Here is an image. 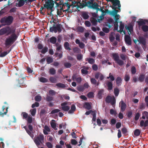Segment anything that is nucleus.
Returning <instances> with one entry per match:
<instances>
[{"mask_svg":"<svg viewBox=\"0 0 148 148\" xmlns=\"http://www.w3.org/2000/svg\"><path fill=\"white\" fill-rule=\"evenodd\" d=\"M50 124L51 127L55 130H56L57 129L56 128L57 124L56 123L53 122H51Z\"/></svg>","mask_w":148,"mask_h":148,"instance_id":"nucleus-36","label":"nucleus"},{"mask_svg":"<svg viewBox=\"0 0 148 148\" xmlns=\"http://www.w3.org/2000/svg\"><path fill=\"white\" fill-rule=\"evenodd\" d=\"M139 125L143 130L148 129V121H140Z\"/></svg>","mask_w":148,"mask_h":148,"instance_id":"nucleus-8","label":"nucleus"},{"mask_svg":"<svg viewBox=\"0 0 148 148\" xmlns=\"http://www.w3.org/2000/svg\"><path fill=\"white\" fill-rule=\"evenodd\" d=\"M50 42L53 44H55L57 41L56 38L54 36H52L50 38Z\"/></svg>","mask_w":148,"mask_h":148,"instance_id":"nucleus-27","label":"nucleus"},{"mask_svg":"<svg viewBox=\"0 0 148 148\" xmlns=\"http://www.w3.org/2000/svg\"><path fill=\"white\" fill-rule=\"evenodd\" d=\"M90 82L92 84L95 85L97 86H98L99 85V83L94 78H91L90 79Z\"/></svg>","mask_w":148,"mask_h":148,"instance_id":"nucleus-25","label":"nucleus"},{"mask_svg":"<svg viewBox=\"0 0 148 148\" xmlns=\"http://www.w3.org/2000/svg\"><path fill=\"white\" fill-rule=\"evenodd\" d=\"M92 123L93 124L94 126V127L96 125V123L99 126H100L101 124V121H92Z\"/></svg>","mask_w":148,"mask_h":148,"instance_id":"nucleus-40","label":"nucleus"},{"mask_svg":"<svg viewBox=\"0 0 148 148\" xmlns=\"http://www.w3.org/2000/svg\"><path fill=\"white\" fill-rule=\"evenodd\" d=\"M85 108L88 110H90L91 108V106L90 104L86 102L84 105Z\"/></svg>","mask_w":148,"mask_h":148,"instance_id":"nucleus-30","label":"nucleus"},{"mask_svg":"<svg viewBox=\"0 0 148 148\" xmlns=\"http://www.w3.org/2000/svg\"><path fill=\"white\" fill-rule=\"evenodd\" d=\"M76 57H77V59L78 60L80 61L82 59L83 56L81 53H80V54H77V55Z\"/></svg>","mask_w":148,"mask_h":148,"instance_id":"nucleus-54","label":"nucleus"},{"mask_svg":"<svg viewBox=\"0 0 148 148\" xmlns=\"http://www.w3.org/2000/svg\"><path fill=\"white\" fill-rule=\"evenodd\" d=\"M27 124L28 126V128L30 131H32L33 130L32 125L34 124V121H27Z\"/></svg>","mask_w":148,"mask_h":148,"instance_id":"nucleus-16","label":"nucleus"},{"mask_svg":"<svg viewBox=\"0 0 148 148\" xmlns=\"http://www.w3.org/2000/svg\"><path fill=\"white\" fill-rule=\"evenodd\" d=\"M90 21L93 25L95 26L97 24V21L96 18H91L90 19Z\"/></svg>","mask_w":148,"mask_h":148,"instance_id":"nucleus-22","label":"nucleus"},{"mask_svg":"<svg viewBox=\"0 0 148 148\" xmlns=\"http://www.w3.org/2000/svg\"><path fill=\"white\" fill-rule=\"evenodd\" d=\"M60 111V110L58 109H56L53 110H52L51 112V114H53L56 113H58Z\"/></svg>","mask_w":148,"mask_h":148,"instance_id":"nucleus-60","label":"nucleus"},{"mask_svg":"<svg viewBox=\"0 0 148 148\" xmlns=\"http://www.w3.org/2000/svg\"><path fill=\"white\" fill-rule=\"evenodd\" d=\"M86 61H88V62L91 64H93L95 62L93 58H86Z\"/></svg>","mask_w":148,"mask_h":148,"instance_id":"nucleus-37","label":"nucleus"},{"mask_svg":"<svg viewBox=\"0 0 148 148\" xmlns=\"http://www.w3.org/2000/svg\"><path fill=\"white\" fill-rule=\"evenodd\" d=\"M83 67L84 69L81 70V73L83 74L87 75L88 72V67L84 66Z\"/></svg>","mask_w":148,"mask_h":148,"instance_id":"nucleus-21","label":"nucleus"},{"mask_svg":"<svg viewBox=\"0 0 148 148\" xmlns=\"http://www.w3.org/2000/svg\"><path fill=\"white\" fill-rule=\"evenodd\" d=\"M107 1L111 2L112 3V6H110V7L112 8H116V6L117 5L118 7L117 9L119 10H120V7L121 5L120 3V1L119 0H106Z\"/></svg>","mask_w":148,"mask_h":148,"instance_id":"nucleus-7","label":"nucleus"},{"mask_svg":"<svg viewBox=\"0 0 148 148\" xmlns=\"http://www.w3.org/2000/svg\"><path fill=\"white\" fill-rule=\"evenodd\" d=\"M122 79L119 77H117L116 80V83L118 86H119L121 85L122 83Z\"/></svg>","mask_w":148,"mask_h":148,"instance_id":"nucleus-19","label":"nucleus"},{"mask_svg":"<svg viewBox=\"0 0 148 148\" xmlns=\"http://www.w3.org/2000/svg\"><path fill=\"white\" fill-rule=\"evenodd\" d=\"M18 1V7H21L24 5L25 4V0H17Z\"/></svg>","mask_w":148,"mask_h":148,"instance_id":"nucleus-35","label":"nucleus"},{"mask_svg":"<svg viewBox=\"0 0 148 148\" xmlns=\"http://www.w3.org/2000/svg\"><path fill=\"white\" fill-rule=\"evenodd\" d=\"M145 78V75L144 74H141L138 77V80L139 81L142 82H143Z\"/></svg>","mask_w":148,"mask_h":148,"instance_id":"nucleus-29","label":"nucleus"},{"mask_svg":"<svg viewBox=\"0 0 148 148\" xmlns=\"http://www.w3.org/2000/svg\"><path fill=\"white\" fill-rule=\"evenodd\" d=\"M35 100L36 101H39L41 100V97L40 96H36L35 97Z\"/></svg>","mask_w":148,"mask_h":148,"instance_id":"nucleus-58","label":"nucleus"},{"mask_svg":"<svg viewBox=\"0 0 148 148\" xmlns=\"http://www.w3.org/2000/svg\"><path fill=\"white\" fill-rule=\"evenodd\" d=\"M76 108L75 105L73 104L71 107V110L69 111V113H72L75 110Z\"/></svg>","mask_w":148,"mask_h":148,"instance_id":"nucleus-26","label":"nucleus"},{"mask_svg":"<svg viewBox=\"0 0 148 148\" xmlns=\"http://www.w3.org/2000/svg\"><path fill=\"white\" fill-rule=\"evenodd\" d=\"M138 25L140 26H141L145 24V22L143 21V19H141L140 21H137Z\"/></svg>","mask_w":148,"mask_h":148,"instance_id":"nucleus-56","label":"nucleus"},{"mask_svg":"<svg viewBox=\"0 0 148 148\" xmlns=\"http://www.w3.org/2000/svg\"><path fill=\"white\" fill-rule=\"evenodd\" d=\"M64 46L65 49L69 51L71 50V49L70 47V45L68 42H65L64 43Z\"/></svg>","mask_w":148,"mask_h":148,"instance_id":"nucleus-20","label":"nucleus"},{"mask_svg":"<svg viewBox=\"0 0 148 148\" xmlns=\"http://www.w3.org/2000/svg\"><path fill=\"white\" fill-rule=\"evenodd\" d=\"M13 20V17L11 16H9L8 17L5 16L1 18L0 22L2 23H5L4 24L5 25H9L12 23Z\"/></svg>","mask_w":148,"mask_h":148,"instance_id":"nucleus-2","label":"nucleus"},{"mask_svg":"<svg viewBox=\"0 0 148 148\" xmlns=\"http://www.w3.org/2000/svg\"><path fill=\"white\" fill-rule=\"evenodd\" d=\"M110 103L113 106L116 103V99L114 96L112 97V99Z\"/></svg>","mask_w":148,"mask_h":148,"instance_id":"nucleus-57","label":"nucleus"},{"mask_svg":"<svg viewBox=\"0 0 148 148\" xmlns=\"http://www.w3.org/2000/svg\"><path fill=\"white\" fill-rule=\"evenodd\" d=\"M81 16L84 20L88 19L89 17L88 13L86 12H82Z\"/></svg>","mask_w":148,"mask_h":148,"instance_id":"nucleus-17","label":"nucleus"},{"mask_svg":"<svg viewBox=\"0 0 148 148\" xmlns=\"http://www.w3.org/2000/svg\"><path fill=\"white\" fill-rule=\"evenodd\" d=\"M16 29L14 28H11L7 26L0 29V35L6 34L9 35L12 34L8 38L6 39L5 45L6 46H9L14 43L18 37L15 34Z\"/></svg>","mask_w":148,"mask_h":148,"instance_id":"nucleus-1","label":"nucleus"},{"mask_svg":"<svg viewBox=\"0 0 148 148\" xmlns=\"http://www.w3.org/2000/svg\"><path fill=\"white\" fill-rule=\"evenodd\" d=\"M36 111V108H33L32 109L30 110V112L31 113V115L32 116H34L35 115Z\"/></svg>","mask_w":148,"mask_h":148,"instance_id":"nucleus-46","label":"nucleus"},{"mask_svg":"<svg viewBox=\"0 0 148 148\" xmlns=\"http://www.w3.org/2000/svg\"><path fill=\"white\" fill-rule=\"evenodd\" d=\"M77 29L79 32L82 33L84 32V28L82 26H78L77 28Z\"/></svg>","mask_w":148,"mask_h":148,"instance_id":"nucleus-43","label":"nucleus"},{"mask_svg":"<svg viewBox=\"0 0 148 148\" xmlns=\"http://www.w3.org/2000/svg\"><path fill=\"white\" fill-rule=\"evenodd\" d=\"M80 51V49L78 47H75L73 49V51L74 53H78Z\"/></svg>","mask_w":148,"mask_h":148,"instance_id":"nucleus-59","label":"nucleus"},{"mask_svg":"<svg viewBox=\"0 0 148 148\" xmlns=\"http://www.w3.org/2000/svg\"><path fill=\"white\" fill-rule=\"evenodd\" d=\"M102 30L104 32L106 33H108L110 31L109 29L106 27H103Z\"/></svg>","mask_w":148,"mask_h":148,"instance_id":"nucleus-55","label":"nucleus"},{"mask_svg":"<svg viewBox=\"0 0 148 148\" xmlns=\"http://www.w3.org/2000/svg\"><path fill=\"white\" fill-rule=\"evenodd\" d=\"M112 99V97L110 96H107L106 99V101L107 103H110L111 102Z\"/></svg>","mask_w":148,"mask_h":148,"instance_id":"nucleus-44","label":"nucleus"},{"mask_svg":"<svg viewBox=\"0 0 148 148\" xmlns=\"http://www.w3.org/2000/svg\"><path fill=\"white\" fill-rule=\"evenodd\" d=\"M112 81H107L105 83L106 85L108 87V90H112L113 88Z\"/></svg>","mask_w":148,"mask_h":148,"instance_id":"nucleus-12","label":"nucleus"},{"mask_svg":"<svg viewBox=\"0 0 148 148\" xmlns=\"http://www.w3.org/2000/svg\"><path fill=\"white\" fill-rule=\"evenodd\" d=\"M87 96L90 98H92L93 97V93L92 92H89L87 94Z\"/></svg>","mask_w":148,"mask_h":148,"instance_id":"nucleus-63","label":"nucleus"},{"mask_svg":"<svg viewBox=\"0 0 148 148\" xmlns=\"http://www.w3.org/2000/svg\"><path fill=\"white\" fill-rule=\"evenodd\" d=\"M112 56L113 59L119 66H121L124 64V62L120 59L119 56L117 53H112Z\"/></svg>","mask_w":148,"mask_h":148,"instance_id":"nucleus-3","label":"nucleus"},{"mask_svg":"<svg viewBox=\"0 0 148 148\" xmlns=\"http://www.w3.org/2000/svg\"><path fill=\"white\" fill-rule=\"evenodd\" d=\"M119 93V90L117 88H116L114 89V93L116 96H117Z\"/></svg>","mask_w":148,"mask_h":148,"instance_id":"nucleus-41","label":"nucleus"},{"mask_svg":"<svg viewBox=\"0 0 148 148\" xmlns=\"http://www.w3.org/2000/svg\"><path fill=\"white\" fill-rule=\"evenodd\" d=\"M99 7H100L99 5L96 2H95L93 3L90 5H89L88 6L89 8L94 10H96L97 13H98Z\"/></svg>","mask_w":148,"mask_h":148,"instance_id":"nucleus-10","label":"nucleus"},{"mask_svg":"<svg viewBox=\"0 0 148 148\" xmlns=\"http://www.w3.org/2000/svg\"><path fill=\"white\" fill-rule=\"evenodd\" d=\"M103 92V89L100 90L98 92L97 96L99 99H101L102 97V95Z\"/></svg>","mask_w":148,"mask_h":148,"instance_id":"nucleus-31","label":"nucleus"},{"mask_svg":"<svg viewBox=\"0 0 148 148\" xmlns=\"http://www.w3.org/2000/svg\"><path fill=\"white\" fill-rule=\"evenodd\" d=\"M125 41L126 43L128 45H131L132 44L131 38L128 35H125Z\"/></svg>","mask_w":148,"mask_h":148,"instance_id":"nucleus-11","label":"nucleus"},{"mask_svg":"<svg viewBox=\"0 0 148 148\" xmlns=\"http://www.w3.org/2000/svg\"><path fill=\"white\" fill-rule=\"evenodd\" d=\"M99 77L100 81L102 80L104 78V76L103 75L99 72L96 73L95 75V78L96 79H98Z\"/></svg>","mask_w":148,"mask_h":148,"instance_id":"nucleus-13","label":"nucleus"},{"mask_svg":"<svg viewBox=\"0 0 148 148\" xmlns=\"http://www.w3.org/2000/svg\"><path fill=\"white\" fill-rule=\"evenodd\" d=\"M138 41L140 44L143 45H145L146 44V41L145 39L143 37H139Z\"/></svg>","mask_w":148,"mask_h":148,"instance_id":"nucleus-18","label":"nucleus"},{"mask_svg":"<svg viewBox=\"0 0 148 148\" xmlns=\"http://www.w3.org/2000/svg\"><path fill=\"white\" fill-rule=\"evenodd\" d=\"M7 12L5 8H4L2 9L1 10H0V16L3 15Z\"/></svg>","mask_w":148,"mask_h":148,"instance_id":"nucleus-53","label":"nucleus"},{"mask_svg":"<svg viewBox=\"0 0 148 148\" xmlns=\"http://www.w3.org/2000/svg\"><path fill=\"white\" fill-rule=\"evenodd\" d=\"M112 8L113 9V10L111 11L112 16H115V15H118L117 13L119 12V11L118 10H116V9L117 8Z\"/></svg>","mask_w":148,"mask_h":148,"instance_id":"nucleus-24","label":"nucleus"},{"mask_svg":"<svg viewBox=\"0 0 148 148\" xmlns=\"http://www.w3.org/2000/svg\"><path fill=\"white\" fill-rule=\"evenodd\" d=\"M48 50V48L47 47H45L41 51V52L42 54H45L47 52Z\"/></svg>","mask_w":148,"mask_h":148,"instance_id":"nucleus-51","label":"nucleus"},{"mask_svg":"<svg viewBox=\"0 0 148 148\" xmlns=\"http://www.w3.org/2000/svg\"><path fill=\"white\" fill-rule=\"evenodd\" d=\"M84 24L86 26L88 27H90L91 25L90 23L88 21H85Z\"/></svg>","mask_w":148,"mask_h":148,"instance_id":"nucleus-62","label":"nucleus"},{"mask_svg":"<svg viewBox=\"0 0 148 148\" xmlns=\"http://www.w3.org/2000/svg\"><path fill=\"white\" fill-rule=\"evenodd\" d=\"M62 27V25L59 23L57 24L56 26L55 24H54L53 26L50 28V32H54L55 33L57 32L58 31L60 32L62 31L61 29Z\"/></svg>","mask_w":148,"mask_h":148,"instance_id":"nucleus-4","label":"nucleus"},{"mask_svg":"<svg viewBox=\"0 0 148 148\" xmlns=\"http://www.w3.org/2000/svg\"><path fill=\"white\" fill-rule=\"evenodd\" d=\"M141 131L138 129H136L134 131V134L136 136H139L141 133Z\"/></svg>","mask_w":148,"mask_h":148,"instance_id":"nucleus-28","label":"nucleus"},{"mask_svg":"<svg viewBox=\"0 0 148 148\" xmlns=\"http://www.w3.org/2000/svg\"><path fill=\"white\" fill-rule=\"evenodd\" d=\"M77 90L79 91H83L84 90V88L82 86H80L77 87Z\"/></svg>","mask_w":148,"mask_h":148,"instance_id":"nucleus-61","label":"nucleus"},{"mask_svg":"<svg viewBox=\"0 0 148 148\" xmlns=\"http://www.w3.org/2000/svg\"><path fill=\"white\" fill-rule=\"evenodd\" d=\"M131 73L132 74H135L136 72V69L135 66H132L131 68Z\"/></svg>","mask_w":148,"mask_h":148,"instance_id":"nucleus-52","label":"nucleus"},{"mask_svg":"<svg viewBox=\"0 0 148 148\" xmlns=\"http://www.w3.org/2000/svg\"><path fill=\"white\" fill-rule=\"evenodd\" d=\"M39 80L40 82L43 83H45L48 82V79L47 78L43 77H41L40 78Z\"/></svg>","mask_w":148,"mask_h":148,"instance_id":"nucleus-47","label":"nucleus"},{"mask_svg":"<svg viewBox=\"0 0 148 148\" xmlns=\"http://www.w3.org/2000/svg\"><path fill=\"white\" fill-rule=\"evenodd\" d=\"M120 104V106L121 111L122 112L124 111L126 108V104L124 103L123 101L122 100L121 101Z\"/></svg>","mask_w":148,"mask_h":148,"instance_id":"nucleus-14","label":"nucleus"},{"mask_svg":"<svg viewBox=\"0 0 148 148\" xmlns=\"http://www.w3.org/2000/svg\"><path fill=\"white\" fill-rule=\"evenodd\" d=\"M64 66L66 68H70L71 66V64L69 62H66L64 63Z\"/></svg>","mask_w":148,"mask_h":148,"instance_id":"nucleus-49","label":"nucleus"},{"mask_svg":"<svg viewBox=\"0 0 148 148\" xmlns=\"http://www.w3.org/2000/svg\"><path fill=\"white\" fill-rule=\"evenodd\" d=\"M21 115L23 119H27V120H32V116L30 114L28 115L26 112H22Z\"/></svg>","mask_w":148,"mask_h":148,"instance_id":"nucleus-9","label":"nucleus"},{"mask_svg":"<svg viewBox=\"0 0 148 148\" xmlns=\"http://www.w3.org/2000/svg\"><path fill=\"white\" fill-rule=\"evenodd\" d=\"M120 25L119 27L120 30L119 31H117L120 32H121L123 31L124 26V24L122 23L121 21H120Z\"/></svg>","mask_w":148,"mask_h":148,"instance_id":"nucleus-33","label":"nucleus"},{"mask_svg":"<svg viewBox=\"0 0 148 148\" xmlns=\"http://www.w3.org/2000/svg\"><path fill=\"white\" fill-rule=\"evenodd\" d=\"M56 85L59 88H64L66 87V86L64 84L60 83H57Z\"/></svg>","mask_w":148,"mask_h":148,"instance_id":"nucleus-42","label":"nucleus"},{"mask_svg":"<svg viewBox=\"0 0 148 148\" xmlns=\"http://www.w3.org/2000/svg\"><path fill=\"white\" fill-rule=\"evenodd\" d=\"M11 49H10V50L8 51H4L3 53H1L0 54V57H3L6 56L11 51Z\"/></svg>","mask_w":148,"mask_h":148,"instance_id":"nucleus-32","label":"nucleus"},{"mask_svg":"<svg viewBox=\"0 0 148 148\" xmlns=\"http://www.w3.org/2000/svg\"><path fill=\"white\" fill-rule=\"evenodd\" d=\"M54 3L58 4L56 1H54L53 0H49L45 3V4L44 5V7L47 8V9H50L52 10L53 7Z\"/></svg>","mask_w":148,"mask_h":148,"instance_id":"nucleus-6","label":"nucleus"},{"mask_svg":"<svg viewBox=\"0 0 148 148\" xmlns=\"http://www.w3.org/2000/svg\"><path fill=\"white\" fill-rule=\"evenodd\" d=\"M47 146L49 148H52L53 146L51 143L49 142H47L46 143Z\"/></svg>","mask_w":148,"mask_h":148,"instance_id":"nucleus-64","label":"nucleus"},{"mask_svg":"<svg viewBox=\"0 0 148 148\" xmlns=\"http://www.w3.org/2000/svg\"><path fill=\"white\" fill-rule=\"evenodd\" d=\"M46 61L47 63L49 64L53 62V59L50 57H48L46 58Z\"/></svg>","mask_w":148,"mask_h":148,"instance_id":"nucleus-45","label":"nucleus"},{"mask_svg":"<svg viewBox=\"0 0 148 148\" xmlns=\"http://www.w3.org/2000/svg\"><path fill=\"white\" fill-rule=\"evenodd\" d=\"M146 117L147 119H148V112H147L145 111L143 113L142 118L143 119H145Z\"/></svg>","mask_w":148,"mask_h":148,"instance_id":"nucleus-38","label":"nucleus"},{"mask_svg":"<svg viewBox=\"0 0 148 148\" xmlns=\"http://www.w3.org/2000/svg\"><path fill=\"white\" fill-rule=\"evenodd\" d=\"M44 140V136L42 134L39 135L37 137H35L34 138V141L36 145L38 146L41 143H42V141Z\"/></svg>","mask_w":148,"mask_h":148,"instance_id":"nucleus-5","label":"nucleus"},{"mask_svg":"<svg viewBox=\"0 0 148 148\" xmlns=\"http://www.w3.org/2000/svg\"><path fill=\"white\" fill-rule=\"evenodd\" d=\"M130 78V77L129 75L126 74L124 77V80L126 82H127L129 80Z\"/></svg>","mask_w":148,"mask_h":148,"instance_id":"nucleus-48","label":"nucleus"},{"mask_svg":"<svg viewBox=\"0 0 148 148\" xmlns=\"http://www.w3.org/2000/svg\"><path fill=\"white\" fill-rule=\"evenodd\" d=\"M142 29L144 32H146L148 31V26L146 25H143L142 27Z\"/></svg>","mask_w":148,"mask_h":148,"instance_id":"nucleus-50","label":"nucleus"},{"mask_svg":"<svg viewBox=\"0 0 148 148\" xmlns=\"http://www.w3.org/2000/svg\"><path fill=\"white\" fill-rule=\"evenodd\" d=\"M49 72L50 74L54 75L56 73V70L54 68H52L50 69Z\"/></svg>","mask_w":148,"mask_h":148,"instance_id":"nucleus-39","label":"nucleus"},{"mask_svg":"<svg viewBox=\"0 0 148 148\" xmlns=\"http://www.w3.org/2000/svg\"><path fill=\"white\" fill-rule=\"evenodd\" d=\"M88 6L89 5L87 4V2H86V1H83L82 3H80V6H77V9H78V8H82L86 6H88Z\"/></svg>","mask_w":148,"mask_h":148,"instance_id":"nucleus-15","label":"nucleus"},{"mask_svg":"<svg viewBox=\"0 0 148 148\" xmlns=\"http://www.w3.org/2000/svg\"><path fill=\"white\" fill-rule=\"evenodd\" d=\"M60 109H61L62 110L66 112L69 110L70 109V106H62L60 108Z\"/></svg>","mask_w":148,"mask_h":148,"instance_id":"nucleus-23","label":"nucleus"},{"mask_svg":"<svg viewBox=\"0 0 148 148\" xmlns=\"http://www.w3.org/2000/svg\"><path fill=\"white\" fill-rule=\"evenodd\" d=\"M113 16H114L115 20V21L114 22V23L118 24V20L119 19L120 15H116Z\"/></svg>","mask_w":148,"mask_h":148,"instance_id":"nucleus-34","label":"nucleus"}]
</instances>
